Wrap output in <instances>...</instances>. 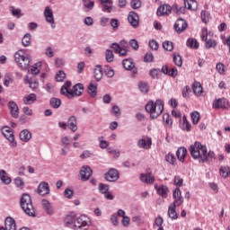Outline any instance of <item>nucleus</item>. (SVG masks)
<instances>
[{
	"label": "nucleus",
	"instance_id": "obj_48",
	"mask_svg": "<svg viewBox=\"0 0 230 230\" xmlns=\"http://www.w3.org/2000/svg\"><path fill=\"white\" fill-rule=\"evenodd\" d=\"M163 48L165 51H173V42L166 40L163 43Z\"/></svg>",
	"mask_w": 230,
	"mask_h": 230
},
{
	"label": "nucleus",
	"instance_id": "obj_17",
	"mask_svg": "<svg viewBox=\"0 0 230 230\" xmlns=\"http://www.w3.org/2000/svg\"><path fill=\"white\" fill-rule=\"evenodd\" d=\"M38 193L39 195H49V184H48V182L46 181H42L41 183H40L39 187H38Z\"/></svg>",
	"mask_w": 230,
	"mask_h": 230
},
{
	"label": "nucleus",
	"instance_id": "obj_54",
	"mask_svg": "<svg viewBox=\"0 0 230 230\" xmlns=\"http://www.w3.org/2000/svg\"><path fill=\"white\" fill-rule=\"evenodd\" d=\"M57 82H64L66 80V73L64 71H59L56 75Z\"/></svg>",
	"mask_w": 230,
	"mask_h": 230
},
{
	"label": "nucleus",
	"instance_id": "obj_55",
	"mask_svg": "<svg viewBox=\"0 0 230 230\" xmlns=\"http://www.w3.org/2000/svg\"><path fill=\"white\" fill-rule=\"evenodd\" d=\"M83 3L84 6H85V8H88L89 10H93V8H94V2L91 0H83Z\"/></svg>",
	"mask_w": 230,
	"mask_h": 230
},
{
	"label": "nucleus",
	"instance_id": "obj_51",
	"mask_svg": "<svg viewBox=\"0 0 230 230\" xmlns=\"http://www.w3.org/2000/svg\"><path fill=\"white\" fill-rule=\"evenodd\" d=\"M107 152H108V154H110V155H111L112 157H114L115 159H118V157H119V155H120L119 151L115 150V149L112 148V147H109V148L107 149Z\"/></svg>",
	"mask_w": 230,
	"mask_h": 230
},
{
	"label": "nucleus",
	"instance_id": "obj_1",
	"mask_svg": "<svg viewBox=\"0 0 230 230\" xmlns=\"http://www.w3.org/2000/svg\"><path fill=\"white\" fill-rule=\"evenodd\" d=\"M189 152L192 159L199 161V163H208L209 161V155L212 154L211 152L208 153V146L199 141L189 147Z\"/></svg>",
	"mask_w": 230,
	"mask_h": 230
},
{
	"label": "nucleus",
	"instance_id": "obj_18",
	"mask_svg": "<svg viewBox=\"0 0 230 230\" xmlns=\"http://www.w3.org/2000/svg\"><path fill=\"white\" fill-rule=\"evenodd\" d=\"M9 111L13 118H19V106L15 102H9L8 103Z\"/></svg>",
	"mask_w": 230,
	"mask_h": 230
},
{
	"label": "nucleus",
	"instance_id": "obj_28",
	"mask_svg": "<svg viewBox=\"0 0 230 230\" xmlns=\"http://www.w3.org/2000/svg\"><path fill=\"white\" fill-rule=\"evenodd\" d=\"M94 78L97 80V82H100L103 76V69L102 68V66L98 65L95 66L93 70Z\"/></svg>",
	"mask_w": 230,
	"mask_h": 230
},
{
	"label": "nucleus",
	"instance_id": "obj_9",
	"mask_svg": "<svg viewBox=\"0 0 230 230\" xmlns=\"http://www.w3.org/2000/svg\"><path fill=\"white\" fill-rule=\"evenodd\" d=\"M80 175L82 181H89V179H91V176L93 175V169H91L89 165H84L81 168Z\"/></svg>",
	"mask_w": 230,
	"mask_h": 230
},
{
	"label": "nucleus",
	"instance_id": "obj_31",
	"mask_svg": "<svg viewBox=\"0 0 230 230\" xmlns=\"http://www.w3.org/2000/svg\"><path fill=\"white\" fill-rule=\"evenodd\" d=\"M28 58V56H26V50L25 49H20L17 52H15L14 54V60L15 62H21V60H22L23 58Z\"/></svg>",
	"mask_w": 230,
	"mask_h": 230
},
{
	"label": "nucleus",
	"instance_id": "obj_42",
	"mask_svg": "<svg viewBox=\"0 0 230 230\" xmlns=\"http://www.w3.org/2000/svg\"><path fill=\"white\" fill-rule=\"evenodd\" d=\"M182 129L186 130L187 132H190L191 131V124L188 121V119L186 118V116L182 117Z\"/></svg>",
	"mask_w": 230,
	"mask_h": 230
},
{
	"label": "nucleus",
	"instance_id": "obj_30",
	"mask_svg": "<svg viewBox=\"0 0 230 230\" xmlns=\"http://www.w3.org/2000/svg\"><path fill=\"white\" fill-rule=\"evenodd\" d=\"M192 91L196 96H200L203 93L202 84H200L199 82H194L192 84Z\"/></svg>",
	"mask_w": 230,
	"mask_h": 230
},
{
	"label": "nucleus",
	"instance_id": "obj_4",
	"mask_svg": "<svg viewBox=\"0 0 230 230\" xmlns=\"http://www.w3.org/2000/svg\"><path fill=\"white\" fill-rule=\"evenodd\" d=\"M20 206L25 215H28L29 217H36L35 207H33V201L31 200V196H30V194H23L22 196Z\"/></svg>",
	"mask_w": 230,
	"mask_h": 230
},
{
	"label": "nucleus",
	"instance_id": "obj_37",
	"mask_svg": "<svg viewBox=\"0 0 230 230\" xmlns=\"http://www.w3.org/2000/svg\"><path fill=\"white\" fill-rule=\"evenodd\" d=\"M75 222H76L75 213H71L70 215H67L64 220V223L66 226H71V224H74L75 226Z\"/></svg>",
	"mask_w": 230,
	"mask_h": 230
},
{
	"label": "nucleus",
	"instance_id": "obj_29",
	"mask_svg": "<svg viewBox=\"0 0 230 230\" xmlns=\"http://www.w3.org/2000/svg\"><path fill=\"white\" fill-rule=\"evenodd\" d=\"M184 6L187 10L195 11L197 10L198 4L195 0H184Z\"/></svg>",
	"mask_w": 230,
	"mask_h": 230
},
{
	"label": "nucleus",
	"instance_id": "obj_36",
	"mask_svg": "<svg viewBox=\"0 0 230 230\" xmlns=\"http://www.w3.org/2000/svg\"><path fill=\"white\" fill-rule=\"evenodd\" d=\"M219 174L224 179H227V177H229V175H230V167L227 165L221 166L219 169Z\"/></svg>",
	"mask_w": 230,
	"mask_h": 230
},
{
	"label": "nucleus",
	"instance_id": "obj_2",
	"mask_svg": "<svg viewBox=\"0 0 230 230\" xmlns=\"http://www.w3.org/2000/svg\"><path fill=\"white\" fill-rule=\"evenodd\" d=\"M72 83L70 81H66L64 85L60 89V93L70 100L75 98V96H82L84 93V84H76L71 89Z\"/></svg>",
	"mask_w": 230,
	"mask_h": 230
},
{
	"label": "nucleus",
	"instance_id": "obj_3",
	"mask_svg": "<svg viewBox=\"0 0 230 230\" xmlns=\"http://www.w3.org/2000/svg\"><path fill=\"white\" fill-rule=\"evenodd\" d=\"M145 110L149 114L151 119H157L163 114V111H164V102L162 100H156L155 102L149 101L146 104Z\"/></svg>",
	"mask_w": 230,
	"mask_h": 230
},
{
	"label": "nucleus",
	"instance_id": "obj_34",
	"mask_svg": "<svg viewBox=\"0 0 230 230\" xmlns=\"http://www.w3.org/2000/svg\"><path fill=\"white\" fill-rule=\"evenodd\" d=\"M43 209H45L46 213L48 215H53V208H51V203H49V201H48L47 199H43L41 201Z\"/></svg>",
	"mask_w": 230,
	"mask_h": 230
},
{
	"label": "nucleus",
	"instance_id": "obj_49",
	"mask_svg": "<svg viewBox=\"0 0 230 230\" xmlns=\"http://www.w3.org/2000/svg\"><path fill=\"white\" fill-rule=\"evenodd\" d=\"M148 46L153 51H157L159 49V43L155 40H149Z\"/></svg>",
	"mask_w": 230,
	"mask_h": 230
},
{
	"label": "nucleus",
	"instance_id": "obj_64",
	"mask_svg": "<svg viewBox=\"0 0 230 230\" xmlns=\"http://www.w3.org/2000/svg\"><path fill=\"white\" fill-rule=\"evenodd\" d=\"M145 62H154V54L147 52L145 56Z\"/></svg>",
	"mask_w": 230,
	"mask_h": 230
},
{
	"label": "nucleus",
	"instance_id": "obj_33",
	"mask_svg": "<svg viewBox=\"0 0 230 230\" xmlns=\"http://www.w3.org/2000/svg\"><path fill=\"white\" fill-rule=\"evenodd\" d=\"M163 121L164 127H167L168 128H172V125H173V120H172V116H170L168 113H164L163 115Z\"/></svg>",
	"mask_w": 230,
	"mask_h": 230
},
{
	"label": "nucleus",
	"instance_id": "obj_19",
	"mask_svg": "<svg viewBox=\"0 0 230 230\" xmlns=\"http://www.w3.org/2000/svg\"><path fill=\"white\" fill-rule=\"evenodd\" d=\"M44 15L47 22L49 24H55V17L53 16V11L49 8V6H47L44 11Z\"/></svg>",
	"mask_w": 230,
	"mask_h": 230
},
{
	"label": "nucleus",
	"instance_id": "obj_27",
	"mask_svg": "<svg viewBox=\"0 0 230 230\" xmlns=\"http://www.w3.org/2000/svg\"><path fill=\"white\" fill-rule=\"evenodd\" d=\"M177 207L175 205H170L168 208V216L169 218H172V220H177L179 218V216L177 215V211L175 210Z\"/></svg>",
	"mask_w": 230,
	"mask_h": 230
},
{
	"label": "nucleus",
	"instance_id": "obj_62",
	"mask_svg": "<svg viewBox=\"0 0 230 230\" xmlns=\"http://www.w3.org/2000/svg\"><path fill=\"white\" fill-rule=\"evenodd\" d=\"M22 112L26 116H33V110H31L30 107L25 106L22 108Z\"/></svg>",
	"mask_w": 230,
	"mask_h": 230
},
{
	"label": "nucleus",
	"instance_id": "obj_7",
	"mask_svg": "<svg viewBox=\"0 0 230 230\" xmlns=\"http://www.w3.org/2000/svg\"><path fill=\"white\" fill-rule=\"evenodd\" d=\"M201 39L206 42L205 48H207V49H211V48H217V41L215 40H208V29H202Z\"/></svg>",
	"mask_w": 230,
	"mask_h": 230
},
{
	"label": "nucleus",
	"instance_id": "obj_26",
	"mask_svg": "<svg viewBox=\"0 0 230 230\" xmlns=\"http://www.w3.org/2000/svg\"><path fill=\"white\" fill-rule=\"evenodd\" d=\"M102 6V12H107L108 13H111L112 12V1L111 0H100Z\"/></svg>",
	"mask_w": 230,
	"mask_h": 230
},
{
	"label": "nucleus",
	"instance_id": "obj_56",
	"mask_svg": "<svg viewBox=\"0 0 230 230\" xmlns=\"http://www.w3.org/2000/svg\"><path fill=\"white\" fill-rule=\"evenodd\" d=\"M129 46H131V48L134 49L135 51H137V49H139V43L137 42V40H136V39L129 40Z\"/></svg>",
	"mask_w": 230,
	"mask_h": 230
},
{
	"label": "nucleus",
	"instance_id": "obj_10",
	"mask_svg": "<svg viewBox=\"0 0 230 230\" xmlns=\"http://www.w3.org/2000/svg\"><path fill=\"white\" fill-rule=\"evenodd\" d=\"M106 181L109 182H116L119 179V172L116 169H111L105 175Z\"/></svg>",
	"mask_w": 230,
	"mask_h": 230
},
{
	"label": "nucleus",
	"instance_id": "obj_63",
	"mask_svg": "<svg viewBox=\"0 0 230 230\" xmlns=\"http://www.w3.org/2000/svg\"><path fill=\"white\" fill-rule=\"evenodd\" d=\"M64 195L66 199H73V195H75V192L73 191V190L66 189L64 191Z\"/></svg>",
	"mask_w": 230,
	"mask_h": 230
},
{
	"label": "nucleus",
	"instance_id": "obj_24",
	"mask_svg": "<svg viewBox=\"0 0 230 230\" xmlns=\"http://www.w3.org/2000/svg\"><path fill=\"white\" fill-rule=\"evenodd\" d=\"M67 127L70 128V130H72V132H76V130H78V126L76 125V117L71 116L68 119Z\"/></svg>",
	"mask_w": 230,
	"mask_h": 230
},
{
	"label": "nucleus",
	"instance_id": "obj_23",
	"mask_svg": "<svg viewBox=\"0 0 230 230\" xmlns=\"http://www.w3.org/2000/svg\"><path fill=\"white\" fill-rule=\"evenodd\" d=\"M88 94L91 98H96L98 94V85L93 83H90L88 85Z\"/></svg>",
	"mask_w": 230,
	"mask_h": 230
},
{
	"label": "nucleus",
	"instance_id": "obj_53",
	"mask_svg": "<svg viewBox=\"0 0 230 230\" xmlns=\"http://www.w3.org/2000/svg\"><path fill=\"white\" fill-rule=\"evenodd\" d=\"M165 161L170 164H175V161H177V159L172 154H168L165 155Z\"/></svg>",
	"mask_w": 230,
	"mask_h": 230
},
{
	"label": "nucleus",
	"instance_id": "obj_12",
	"mask_svg": "<svg viewBox=\"0 0 230 230\" xmlns=\"http://www.w3.org/2000/svg\"><path fill=\"white\" fill-rule=\"evenodd\" d=\"M128 21L133 28L139 26V15L134 12L128 13Z\"/></svg>",
	"mask_w": 230,
	"mask_h": 230
},
{
	"label": "nucleus",
	"instance_id": "obj_14",
	"mask_svg": "<svg viewBox=\"0 0 230 230\" xmlns=\"http://www.w3.org/2000/svg\"><path fill=\"white\" fill-rule=\"evenodd\" d=\"M172 13V6L170 4H164L158 7L156 15L161 17V15H170Z\"/></svg>",
	"mask_w": 230,
	"mask_h": 230
},
{
	"label": "nucleus",
	"instance_id": "obj_44",
	"mask_svg": "<svg viewBox=\"0 0 230 230\" xmlns=\"http://www.w3.org/2000/svg\"><path fill=\"white\" fill-rule=\"evenodd\" d=\"M40 67H42V65L40 63H36L31 67V75H39L40 73Z\"/></svg>",
	"mask_w": 230,
	"mask_h": 230
},
{
	"label": "nucleus",
	"instance_id": "obj_39",
	"mask_svg": "<svg viewBox=\"0 0 230 230\" xmlns=\"http://www.w3.org/2000/svg\"><path fill=\"white\" fill-rule=\"evenodd\" d=\"M22 69H28L30 67V58H23L20 62H16Z\"/></svg>",
	"mask_w": 230,
	"mask_h": 230
},
{
	"label": "nucleus",
	"instance_id": "obj_38",
	"mask_svg": "<svg viewBox=\"0 0 230 230\" xmlns=\"http://www.w3.org/2000/svg\"><path fill=\"white\" fill-rule=\"evenodd\" d=\"M145 182L146 184L152 185L155 182V176L152 172H146L145 174Z\"/></svg>",
	"mask_w": 230,
	"mask_h": 230
},
{
	"label": "nucleus",
	"instance_id": "obj_46",
	"mask_svg": "<svg viewBox=\"0 0 230 230\" xmlns=\"http://www.w3.org/2000/svg\"><path fill=\"white\" fill-rule=\"evenodd\" d=\"M164 222V219H163L162 217H158L155 218V226H156V227H158L157 230H164V228L163 227Z\"/></svg>",
	"mask_w": 230,
	"mask_h": 230
},
{
	"label": "nucleus",
	"instance_id": "obj_41",
	"mask_svg": "<svg viewBox=\"0 0 230 230\" xmlns=\"http://www.w3.org/2000/svg\"><path fill=\"white\" fill-rule=\"evenodd\" d=\"M122 66L124 69H127V71L134 69V62L132 61V59H124L122 61Z\"/></svg>",
	"mask_w": 230,
	"mask_h": 230
},
{
	"label": "nucleus",
	"instance_id": "obj_61",
	"mask_svg": "<svg viewBox=\"0 0 230 230\" xmlns=\"http://www.w3.org/2000/svg\"><path fill=\"white\" fill-rule=\"evenodd\" d=\"M99 190L101 193H103L105 195V193L109 192V185H105L103 183H101L99 185Z\"/></svg>",
	"mask_w": 230,
	"mask_h": 230
},
{
	"label": "nucleus",
	"instance_id": "obj_15",
	"mask_svg": "<svg viewBox=\"0 0 230 230\" xmlns=\"http://www.w3.org/2000/svg\"><path fill=\"white\" fill-rule=\"evenodd\" d=\"M155 190H156V193L163 197V199H166L168 197V187L166 185L155 184Z\"/></svg>",
	"mask_w": 230,
	"mask_h": 230
},
{
	"label": "nucleus",
	"instance_id": "obj_20",
	"mask_svg": "<svg viewBox=\"0 0 230 230\" xmlns=\"http://www.w3.org/2000/svg\"><path fill=\"white\" fill-rule=\"evenodd\" d=\"M22 102L24 105H33L37 102V94L30 93L23 97Z\"/></svg>",
	"mask_w": 230,
	"mask_h": 230
},
{
	"label": "nucleus",
	"instance_id": "obj_5",
	"mask_svg": "<svg viewBox=\"0 0 230 230\" xmlns=\"http://www.w3.org/2000/svg\"><path fill=\"white\" fill-rule=\"evenodd\" d=\"M89 227V219L85 216L77 217L75 221V230H86Z\"/></svg>",
	"mask_w": 230,
	"mask_h": 230
},
{
	"label": "nucleus",
	"instance_id": "obj_57",
	"mask_svg": "<svg viewBox=\"0 0 230 230\" xmlns=\"http://www.w3.org/2000/svg\"><path fill=\"white\" fill-rule=\"evenodd\" d=\"M184 182V180L181 178V176H175L174 177V184L176 185L177 188H181Z\"/></svg>",
	"mask_w": 230,
	"mask_h": 230
},
{
	"label": "nucleus",
	"instance_id": "obj_13",
	"mask_svg": "<svg viewBox=\"0 0 230 230\" xmlns=\"http://www.w3.org/2000/svg\"><path fill=\"white\" fill-rule=\"evenodd\" d=\"M2 134L4 136L5 139L10 141V143H13L15 141V137L13 136V131L10 127H4L2 128Z\"/></svg>",
	"mask_w": 230,
	"mask_h": 230
},
{
	"label": "nucleus",
	"instance_id": "obj_22",
	"mask_svg": "<svg viewBox=\"0 0 230 230\" xmlns=\"http://www.w3.org/2000/svg\"><path fill=\"white\" fill-rule=\"evenodd\" d=\"M4 226L6 230H17V226L15 225V219L12 217L5 218Z\"/></svg>",
	"mask_w": 230,
	"mask_h": 230
},
{
	"label": "nucleus",
	"instance_id": "obj_32",
	"mask_svg": "<svg viewBox=\"0 0 230 230\" xmlns=\"http://www.w3.org/2000/svg\"><path fill=\"white\" fill-rule=\"evenodd\" d=\"M20 139L25 143L31 139V133L28 129H24L20 133Z\"/></svg>",
	"mask_w": 230,
	"mask_h": 230
},
{
	"label": "nucleus",
	"instance_id": "obj_47",
	"mask_svg": "<svg viewBox=\"0 0 230 230\" xmlns=\"http://www.w3.org/2000/svg\"><path fill=\"white\" fill-rule=\"evenodd\" d=\"M173 62L175 66L181 67L182 66V58L179 54H173Z\"/></svg>",
	"mask_w": 230,
	"mask_h": 230
},
{
	"label": "nucleus",
	"instance_id": "obj_8",
	"mask_svg": "<svg viewBox=\"0 0 230 230\" xmlns=\"http://www.w3.org/2000/svg\"><path fill=\"white\" fill-rule=\"evenodd\" d=\"M213 109H227L229 107V101L226 98L216 99L212 104Z\"/></svg>",
	"mask_w": 230,
	"mask_h": 230
},
{
	"label": "nucleus",
	"instance_id": "obj_25",
	"mask_svg": "<svg viewBox=\"0 0 230 230\" xmlns=\"http://www.w3.org/2000/svg\"><path fill=\"white\" fill-rule=\"evenodd\" d=\"M0 181L4 182V184H11L12 178L8 175V172L4 170H0Z\"/></svg>",
	"mask_w": 230,
	"mask_h": 230
},
{
	"label": "nucleus",
	"instance_id": "obj_6",
	"mask_svg": "<svg viewBox=\"0 0 230 230\" xmlns=\"http://www.w3.org/2000/svg\"><path fill=\"white\" fill-rule=\"evenodd\" d=\"M172 198H173V202L171 203L172 206H176L179 208V206H182L184 202V198H182V193L181 192L180 188H176L173 192H172Z\"/></svg>",
	"mask_w": 230,
	"mask_h": 230
},
{
	"label": "nucleus",
	"instance_id": "obj_58",
	"mask_svg": "<svg viewBox=\"0 0 230 230\" xmlns=\"http://www.w3.org/2000/svg\"><path fill=\"white\" fill-rule=\"evenodd\" d=\"M131 8L134 10H137V8H141V1L140 0H131Z\"/></svg>",
	"mask_w": 230,
	"mask_h": 230
},
{
	"label": "nucleus",
	"instance_id": "obj_45",
	"mask_svg": "<svg viewBox=\"0 0 230 230\" xmlns=\"http://www.w3.org/2000/svg\"><path fill=\"white\" fill-rule=\"evenodd\" d=\"M193 125H197L200 121V113L199 111H194L190 114Z\"/></svg>",
	"mask_w": 230,
	"mask_h": 230
},
{
	"label": "nucleus",
	"instance_id": "obj_40",
	"mask_svg": "<svg viewBox=\"0 0 230 230\" xmlns=\"http://www.w3.org/2000/svg\"><path fill=\"white\" fill-rule=\"evenodd\" d=\"M49 105L52 107V109H58L60 105H62V101L58 98H51L49 101Z\"/></svg>",
	"mask_w": 230,
	"mask_h": 230
},
{
	"label": "nucleus",
	"instance_id": "obj_16",
	"mask_svg": "<svg viewBox=\"0 0 230 230\" xmlns=\"http://www.w3.org/2000/svg\"><path fill=\"white\" fill-rule=\"evenodd\" d=\"M111 49H114L115 53H118L119 57H127L128 54V50L127 49H123L118 43H113L111 45Z\"/></svg>",
	"mask_w": 230,
	"mask_h": 230
},
{
	"label": "nucleus",
	"instance_id": "obj_11",
	"mask_svg": "<svg viewBox=\"0 0 230 230\" xmlns=\"http://www.w3.org/2000/svg\"><path fill=\"white\" fill-rule=\"evenodd\" d=\"M186 28H188V23L184 19L179 18L174 23V30L177 33H182V31H185Z\"/></svg>",
	"mask_w": 230,
	"mask_h": 230
},
{
	"label": "nucleus",
	"instance_id": "obj_52",
	"mask_svg": "<svg viewBox=\"0 0 230 230\" xmlns=\"http://www.w3.org/2000/svg\"><path fill=\"white\" fill-rule=\"evenodd\" d=\"M105 57H106V61L107 62H113L114 61V53H112V50L107 49Z\"/></svg>",
	"mask_w": 230,
	"mask_h": 230
},
{
	"label": "nucleus",
	"instance_id": "obj_21",
	"mask_svg": "<svg viewBox=\"0 0 230 230\" xmlns=\"http://www.w3.org/2000/svg\"><path fill=\"white\" fill-rule=\"evenodd\" d=\"M188 155V149L186 147H180L176 151V157L181 161V163H184V160L186 159V155Z\"/></svg>",
	"mask_w": 230,
	"mask_h": 230
},
{
	"label": "nucleus",
	"instance_id": "obj_43",
	"mask_svg": "<svg viewBox=\"0 0 230 230\" xmlns=\"http://www.w3.org/2000/svg\"><path fill=\"white\" fill-rule=\"evenodd\" d=\"M22 46H24L25 48H27V46H30V44H31V34H25L22 40Z\"/></svg>",
	"mask_w": 230,
	"mask_h": 230
},
{
	"label": "nucleus",
	"instance_id": "obj_60",
	"mask_svg": "<svg viewBox=\"0 0 230 230\" xmlns=\"http://www.w3.org/2000/svg\"><path fill=\"white\" fill-rule=\"evenodd\" d=\"M10 84H13V79L10 75H5L4 80V85L9 87Z\"/></svg>",
	"mask_w": 230,
	"mask_h": 230
},
{
	"label": "nucleus",
	"instance_id": "obj_50",
	"mask_svg": "<svg viewBox=\"0 0 230 230\" xmlns=\"http://www.w3.org/2000/svg\"><path fill=\"white\" fill-rule=\"evenodd\" d=\"M211 19V15L207 11H201V20L205 24H208V22Z\"/></svg>",
	"mask_w": 230,
	"mask_h": 230
},
{
	"label": "nucleus",
	"instance_id": "obj_35",
	"mask_svg": "<svg viewBox=\"0 0 230 230\" xmlns=\"http://www.w3.org/2000/svg\"><path fill=\"white\" fill-rule=\"evenodd\" d=\"M186 44L188 48H190V49H199V42L195 38L188 39Z\"/></svg>",
	"mask_w": 230,
	"mask_h": 230
},
{
	"label": "nucleus",
	"instance_id": "obj_59",
	"mask_svg": "<svg viewBox=\"0 0 230 230\" xmlns=\"http://www.w3.org/2000/svg\"><path fill=\"white\" fill-rule=\"evenodd\" d=\"M111 26L112 27V29L114 30V31H116V30H118V28H119V21H118V19H111Z\"/></svg>",
	"mask_w": 230,
	"mask_h": 230
}]
</instances>
